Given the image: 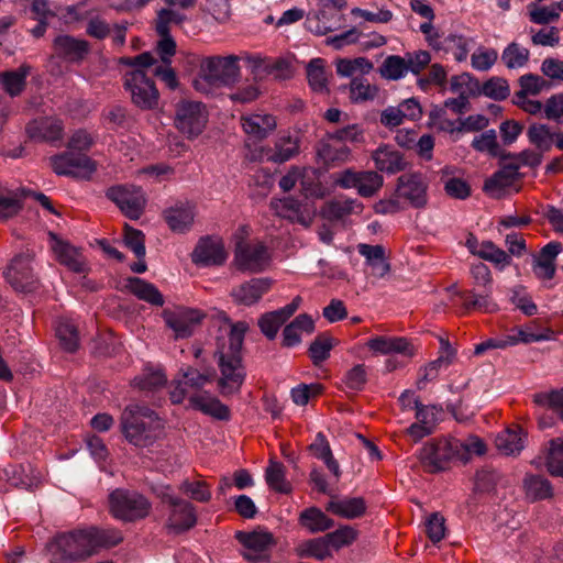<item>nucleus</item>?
<instances>
[{"label":"nucleus","instance_id":"14","mask_svg":"<svg viewBox=\"0 0 563 563\" xmlns=\"http://www.w3.org/2000/svg\"><path fill=\"white\" fill-rule=\"evenodd\" d=\"M320 10L308 13L305 26L316 35H325L338 30L343 22V14L336 0H320Z\"/></svg>","mask_w":563,"mask_h":563},{"label":"nucleus","instance_id":"55","mask_svg":"<svg viewBox=\"0 0 563 563\" xmlns=\"http://www.w3.org/2000/svg\"><path fill=\"white\" fill-rule=\"evenodd\" d=\"M530 52L516 42L510 43L501 53V60L509 69L521 68L528 62Z\"/></svg>","mask_w":563,"mask_h":563},{"label":"nucleus","instance_id":"41","mask_svg":"<svg viewBox=\"0 0 563 563\" xmlns=\"http://www.w3.org/2000/svg\"><path fill=\"white\" fill-rule=\"evenodd\" d=\"M299 523L311 533L324 532L334 527V520L317 507L301 511Z\"/></svg>","mask_w":563,"mask_h":563},{"label":"nucleus","instance_id":"9","mask_svg":"<svg viewBox=\"0 0 563 563\" xmlns=\"http://www.w3.org/2000/svg\"><path fill=\"white\" fill-rule=\"evenodd\" d=\"M334 185L343 189H356L363 198H372L378 194L384 185L383 176L375 170L344 169L333 175Z\"/></svg>","mask_w":563,"mask_h":563},{"label":"nucleus","instance_id":"62","mask_svg":"<svg viewBox=\"0 0 563 563\" xmlns=\"http://www.w3.org/2000/svg\"><path fill=\"white\" fill-rule=\"evenodd\" d=\"M529 19L536 24L547 25L556 22L560 19V11L556 3L551 5H537L531 4L528 7Z\"/></svg>","mask_w":563,"mask_h":563},{"label":"nucleus","instance_id":"19","mask_svg":"<svg viewBox=\"0 0 563 563\" xmlns=\"http://www.w3.org/2000/svg\"><path fill=\"white\" fill-rule=\"evenodd\" d=\"M428 184L419 173L404 174L397 179V196L407 200L415 208L427 205Z\"/></svg>","mask_w":563,"mask_h":563},{"label":"nucleus","instance_id":"59","mask_svg":"<svg viewBox=\"0 0 563 563\" xmlns=\"http://www.w3.org/2000/svg\"><path fill=\"white\" fill-rule=\"evenodd\" d=\"M324 536L330 550L333 549L338 551L344 547L351 545L357 539L358 532L351 526H342L335 531Z\"/></svg>","mask_w":563,"mask_h":563},{"label":"nucleus","instance_id":"32","mask_svg":"<svg viewBox=\"0 0 563 563\" xmlns=\"http://www.w3.org/2000/svg\"><path fill=\"white\" fill-rule=\"evenodd\" d=\"M271 205L279 217L298 222L305 227H309L312 222L313 213L302 209L300 202L291 197L272 201Z\"/></svg>","mask_w":563,"mask_h":563},{"label":"nucleus","instance_id":"22","mask_svg":"<svg viewBox=\"0 0 563 563\" xmlns=\"http://www.w3.org/2000/svg\"><path fill=\"white\" fill-rule=\"evenodd\" d=\"M301 302V297L296 296L291 302L285 307L262 314L257 321L261 332L268 340H274L280 327L298 310Z\"/></svg>","mask_w":563,"mask_h":563},{"label":"nucleus","instance_id":"47","mask_svg":"<svg viewBox=\"0 0 563 563\" xmlns=\"http://www.w3.org/2000/svg\"><path fill=\"white\" fill-rule=\"evenodd\" d=\"M379 88L364 77H354L349 84V97L353 103L372 101L378 96Z\"/></svg>","mask_w":563,"mask_h":563},{"label":"nucleus","instance_id":"50","mask_svg":"<svg viewBox=\"0 0 563 563\" xmlns=\"http://www.w3.org/2000/svg\"><path fill=\"white\" fill-rule=\"evenodd\" d=\"M406 66H408V64L404 57L389 55L384 59L377 71L382 78L396 81L407 75L408 71Z\"/></svg>","mask_w":563,"mask_h":563},{"label":"nucleus","instance_id":"10","mask_svg":"<svg viewBox=\"0 0 563 563\" xmlns=\"http://www.w3.org/2000/svg\"><path fill=\"white\" fill-rule=\"evenodd\" d=\"M460 450V440H432L427 442L420 450L419 461L429 473H437L445 470L446 464Z\"/></svg>","mask_w":563,"mask_h":563},{"label":"nucleus","instance_id":"38","mask_svg":"<svg viewBox=\"0 0 563 563\" xmlns=\"http://www.w3.org/2000/svg\"><path fill=\"white\" fill-rule=\"evenodd\" d=\"M125 287L140 300L157 307H162L164 305V297L154 284L139 277H130L126 279Z\"/></svg>","mask_w":563,"mask_h":563},{"label":"nucleus","instance_id":"25","mask_svg":"<svg viewBox=\"0 0 563 563\" xmlns=\"http://www.w3.org/2000/svg\"><path fill=\"white\" fill-rule=\"evenodd\" d=\"M520 164L507 162L492 177L485 180L484 191L493 198H499L503 191L512 186L519 178Z\"/></svg>","mask_w":563,"mask_h":563},{"label":"nucleus","instance_id":"51","mask_svg":"<svg viewBox=\"0 0 563 563\" xmlns=\"http://www.w3.org/2000/svg\"><path fill=\"white\" fill-rule=\"evenodd\" d=\"M336 74L341 77H352L355 73L369 74L374 65L366 57L340 58L335 63Z\"/></svg>","mask_w":563,"mask_h":563},{"label":"nucleus","instance_id":"8","mask_svg":"<svg viewBox=\"0 0 563 563\" xmlns=\"http://www.w3.org/2000/svg\"><path fill=\"white\" fill-rule=\"evenodd\" d=\"M208 122V111L200 101L181 100L176 104L174 123L188 139L202 133Z\"/></svg>","mask_w":563,"mask_h":563},{"label":"nucleus","instance_id":"61","mask_svg":"<svg viewBox=\"0 0 563 563\" xmlns=\"http://www.w3.org/2000/svg\"><path fill=\"white\" fill-rule=\"evenodd\" d=\"M333 347V339L321 333L316 336L309 347V355L314 365H319L330 356V351Z\"/></svg>","mask_w":563,"mask_h":563},{"label":"nucleus","instance_id":"6","mask_svg":"<svg viewBox=\"0 0 563 563\" xmlns=\"http://www.w3.org/2000/svg\"><path fill=\"white\" fill-rule=\"evenodd\" d=\"M109 511L118 520L135 522L152 511V503L135 490L117 488L109 495Z\"/></svg>","mask_w":563,"mask_h":563},{"label":"nucleus","instance_id":"33","mask_svg":"<svg viewBox=\"0 0 563 563\" xmlns=\"http://www.w3.org/2000/svg\"><path fill=\"white\" fill-rule=\"evenodd\" d=\"M358 253L365 257L371 274L374 277L383 278L390 272V265L385 256V249L382 245H369L361 243L357 246Z\"/></svg>","mask_w":563,"mask_h":563},{"label":"nucleus","instance_id":"35","mask_svg":"<svg viewBox=\"0 0 563 563\" xmlns=\"http://www.w3.org/2000/svg\"><path fill=\"white\" fill-rule=\"evenodd\" d=\"M522 488L529 501L549 499L553 496V486L548 478L539 474L528 473L522 481Z\"/></svg>","mask_w":563,"mask_h":563},{"label":"nucleus","instance_id":"11","mask_svg":"<svg viewBox=\"0 0 563 563\" xmlns=\"http://www.w3.org/2000/svg\"><path fill=\"white\" fill-rule=\"evenodd\" d=\"M124 87L131 93L132 102L142 110H150L158 103V90L154 81L142 69H133L124 76Z\"/></svg>","mask_w":563,"mask_h":563},{"label":"nucleus","instance_id":"37","mask_svg":"<svg viewBox=\"0 0 563 563\" xmlns=\"http://www.w3.org/2000/svg\"><path fill=\"white\" fill-rule=\"evenodd\" d=\"M52 249L60 264L76 273L85 271V260L78 249L62 240H56Z\"/></svg>","mask_w":563,"mask_h":563},{"label":"nucleus","instance_id":"49","mask_svg":"<svg viewBox=\"0 0 563 563\" xmlns=\"http://www.w3.org/2000/svg\"><path fill=\"white\" fill-rule=\"evenodd\" d=\"M545 466L551 475L563 477V439L555 438L549 441L545 449Z\"/></svg>","mask_w":563,"mask_h":563},{"label":"nucleus","instance_id":"36","mask_svg":"<svg viewBox=\"0 0 563 563\" xmlns=\"http://www.w3.org/2000/svg\"><path fill=\"white\" fill-rule=\"evenodd\" d=\"M314 330V322L307 313L297 316L283 330V346L292 347L301 342V333H311Z\"/></svg>","mask_w":563,"mask_h":563},{"label":"nucleus","instance_id":"7","mask_svg":"<svg viewBox=\"0 0 563 563\" xmlns=\"http://www.w3.org/2000/svg\"><path fill=\"white\" fill-rule=\"evenodd\" d=\"M249 234L243 227L235 234L234 263L240 271L260 273L269 263L271 256L267 246L261 241H246Z\"/></svg>","mask_w":563,"mask_h":563},{"label":"nucleus","instance_id":"63","mask_svg":"<svg viewBox=\"0 0 563 563\" xmlns=\"http://www.w3.org/2000/svg\"><path fill=\"white\" fill-rule=\"evenodd\" d=\"M186 20V16L170 9H162L157 13L155 30L158 35H167L170 33V25H179Z\"/></svg>","mask_w":563,"mask_h":563},{"label":"nucleus","instance_id":"20","mask_svg":"<svg viewBox=\"0 0 563 563\" xmlns=\"http://www.w3.org/2000/svg\"><path fill=\"white\" fill-rule=\"evenodd\" d=\"M25 132L34 142L53 143L63 139L64 123L56 117H41L30 121Z\"/></svg>","mask_w":563,"mask_h":563},{"label":"nucleus","instance_id":"45","mask_svg":"<svg viewBox=\"0 0 563 563\" xmlns=\"http://www.w3.org/2000/svg\"><path fill=\"white\" fill-rule=\"evenodd\" d=\"M295 552L299 558H313L319 561L332 558L325 536L301 541Z\"/></svg>","mask_w":563,"mask_h":563},{"label":"nucleus","instance_id":"57","mask_svg":"<svg viewBox=\"0 0 563 563\" xmlns=\"http://www.w3.org/2000/svg\"><path fill=\"white\" fill-rule=\"evenodd\" d=\"M178 490L192 500L199 503H208L211 499V490L209 485L203 481L184 479Z\"/></svg>","mask_w":563,"mask_h":563},{"label":"nucleus","instance_id":"44","mask_svg":"<svg viewBox=\"0 0 563 563\" xmlns=\"http://www.w3.org/2000/svg\"><path fill=\"white\" fill-rule=\"evenodd\" d=\"M317 154L325 165H338L349 161L350 148L343 143H331L328 139L318 143Z\"/></svg>","mask_w":563,"mask_h":563},{"label":"nucleus","instance_id":"30","mask_svg":"<svg viewBox=\"0 0 563 563\" xmlns=\"http://www.w3.org/2000/svg\"><path fill=\"white\" fill-rule=\"evenodd\" d=\"M366 344L369 350L383 355L401 354L410 357L415 354L412 344L406 338L375 336Z\"/></svg>","mask_w":563,"mask_h":563},{"label":"nucleus","instance_id":"28","mask_svg":"<svg viewBox=\"0 0 563 563\" xmlns=\"http://www.w3.org/2000/svg\"><path fill=\"white\" fill-rule=\"evenodd\" d=\"M366 509L367 505L363 497L339 498L333 495L325 506L327 511L349 520L363 517Z\"/></svg>","mask_w":563,"mask_h":563},{"label":"nucleus","instance_id":"56","mask_svg":"<svg viewBox=\"0 0 563 563\" xmlns=\"http://www.w3.org/2000/svg\"><path fill=\"white\" fill-rule=\"evenodd\" d=\"M472 146L477 152H487L494 157L499 156L503 159H506V154L497 142V134L495 130H487L476 136L472 142Z\"/></svg>","mask_w":563,"mask_h":563},{"label":"nucleus","instance_id":"13","mask_svg":"<svg viewBox=\"0 0 563 563\" xmlns=\"http://www.w3.org/2000/svg\"><path fill=\"white\" fill-rule=\"evenodd\" d=\"M205 318L206 313L202 310L183 306L163 311V319L173 330L175 339L191 336Z\"/></svg>","mask_w":563,"mask_h":563},{"label":"nucleus","instance_id":"29","mask_svg":"<svg viewBox=\"0 0 563 563\" xmlns=\"http://www.w3.org/2000/svg\"><path fill=\"white\" fill-rule=\"evenodd\" d=\"M375 167L387 174L405 170L407 163L404 155L390 145H382L372 153Z\"/></svg>","mask_w":563,"mask_h":563},{"label":"nucleus","instance_id":"52","mask_svg":"<svg viewBox=\"0 0 563 563\" xmlns=\"http://www.w3.org/2000/svg\"><path fill=\"white\" fill-rule=\"evenodd\" d=\"M285 473V466L280 462L271 461L265 473L267 485L282 494L290 493L291 485L286 481Z\"/></svg>","mask_w":563,"mask_h":563},{"label":"nucleus","instance_id":"34","mask_svg":"<svg viewBox=\"0 0 563 563\" xmlns=\"http://www.w3.org/2000/svg\"><path fill=\"white\" fill-rule=\"evenodd\" d=\"M189 402L192 408L211 416L214 419L227 421L231 417L230 409L227 405L222 404L218 398L210 395L195 394L189 397Z\"/></svg>","mask_w":563,"mask_h":563},{"label":"nucleus","instance_id":"43","mask_svg":"<svg viewBox=\"0 0 563 563\" xmlns=\"http://www.w3.org/2000/svg\"><path fill=\"white\" fill-rule=\"evenodd\" d=\"M470 300H465L463 307L466 310L475 309L484 313H494L499 307L493 298V288H472L468 290Z\"/></svg>","mask_w":563,"mask_h":563},{"label":"nucleus","instance_id":"4","mask_svg":"<svg viewBox=\"0 0 563 563\" xmlns=\"http://www.w3.org/2000/svg\"><path fill=\"white\" fill-rule=\"evenodd\" d=\"M240 75L238 56H209L200 62L192 86L198 92L209 95L214 89L233 86L239 81Z\"/></svg>","mask_w":563,"mask_h":563},{"label":"nucleus","instance_id":"53","mask_svg":"<svg viewBox=\"0 0 563 563\" xmlns=\"http://www.w3.org/2000/svg\"><path fill=\"white\" fill-rule=\"evenodd\" d=\"M56 335L65 351L74 353L78 349V331L71 321L66 319L59 320L56 325Z\"/></svg>","mask_w":563,"mask_h":563},{"label":"nucleus","instance_id":"26","mask_svg":"<svg viewBox=\"0 0 563 563\" xmlns=\"http://www.w3.org/2000/svg\"><path fill=\"white\" fill-rule=\"evenodd\" d=\"M562 251V244L552 241L544 245L539 254L533 255L532 269L539 279L550 280L555 275V260Z\"/></svg>","mask_w":563,"mask_h":563},{"label":"nucleus","instance_id":"17","mask_svg":"<svg viewBox=\"0 0 563 563\" xmlns=\"http://www.w3.org/2000/svg\"><path fill=\"white\" fill-rule=\"evenodd\" d=\"M54 173L63 176L88 177L97 168L96 163L87 155L64 152L49 157Z\"/></svg>","mask_w":563,"mask_h":563},{"label":"nucleus","instance_id":"31","mask_svg":"<svg viewBox=\"0 0 563 563\" xmlns=\"http://www.w3.org/2000/svg\"><path fill=\"white\" fill-rule=\"evenodd\" d=\"M241 123L247 135L260 141L266 139L277 126L275 117L267 113L242 115Z\"/></svg>","mask_w":563,"mask_h":563},{"label":"nucleus","instance_id":"39","mask_svg":"<svg viewBox=\"0 0 563 563\" xmlns=\"http://www.w3.org/2000/svg\"><path fill=\"white\" fill-rule=\"evenodd\" d=\"M29 65H21L16 69L0 73V85L11 97L22 93L26 86V77L30 74Z\"/></svg>","mask_w":563,"mask_h":563},{"label":"nucleus","instance_id":"3","mask_svg":"<svg viewBox=\"0 0 563 563\" xmlns=\"http://www.w3.org/2000/svg\"><path fill=\"white\" fill-rule=\"evenodd\" d=\"M120 427L126 441L139 448L154 444L162 437L164 429L155 411L137 404L124 408L120 417Z\"/></svg>","mask_w":563,"mask_h":563},{"label":"nucleus","instance_id":"12","mask_svg":"<svg viewBox=\"0 0 563 563\" xmlns=\"http://www.w3.org/2000/svg\"><path fill=\"white\" fill-rule=\"evenodd\" d=\"M106 197L131 220L140 219L144 212L146 197L141 187L134 185L112 186L107 190Z\"/></svg>","mask_w":563,"mask_h":563},{"label":"nucleus","instance_id":"60","mask_svg":"<svg viewBox=\"0 0 563 563\" xmlns=\"http://www.w3.org/2000/svg\"><path fill=\"white\" fill-rule=\"evenodd\" d=\"M533 401L552 410L563 421V388L538 393L533 396Z\"/></svg>","mask_w":563,"mask_h":563},{"label":"nucleus","instance_id":"42","mask_svg":"<svg viewBox=\"0 0 563 563\" xmlns=\"http://www.w3.org/2000/svg\"><path fill=\"white\" fill-rule=\"evenodd\" d=\"M363 209V203L356 199H335L324 205L322 216L329 220H340L352 213H361Z\"/></svg>","mask_w":563,"mask_h":563},{"label":"nucleus","instance_id":"23","mask_svg":"<svg viewBox=\"0 0 563 563\" xmlns=\"http://www.w3.org/2000/svg\"><path fill=\"white\" fill-rule=\"evenodd\" d=\"M191 258L197 265H222L227 260V253L220 239L206 236L198 241Z\"/></svg>","mask_w":563,"mask_h":563},{"label":"nucleus","instance_id":"48","mask_svg":"<svg viewBox=\"0 0 563 563\" xmlns=\"http://www.w3.org/2000/svg\"><path fill=\"white\" fill-rule=\"evenodd\" d=\"M472 253L484 261L493 263L499 269H504L506 266L511 264V257L509 254L492 241H483L479 250L472 251Z\"/></svg>","mask_w":563,"mask_h":563},{"label":"nucleus","instance_id":"16","mask_svg":"<svg viewBox=\"0 0 563 563\" xmlns=\"http://www.w3.org/2000/svg\"><path fill=\"white\" fill-rule=\"evenodd\" d=\"M5 279L18 292H34L40 288V280L33 273L32 256H16L4 273Z\"/></svg>","mask_w":563,"mask_h":563},{"label":"nucleus","instance_id":"58","mask_svg":"<svg viewBox=\"0 0 563 563\" xmlns=\"http://www.w3.org/2000/svg\"><path fill=\"white\" fill-rule=\"evenodd\" d=\"M449 174L448 167L442 169L441 180L443 183V188L445 194L454 199L464 200L471 196V186L467 181L457 177H448Z\"/></svg>","mask_w":563,"mask_h":563},{"label":"nucleus","instance_id":"2","mask_svg":"<svg viewBox=\"0 0 563 563\" xmlns=\"http://www.w3.org/2000/svg\"><path fill=\"white\" fill-rule=\"evenodd\" d=\"M247 330L249 324L244 321L233 323L229 333L228 347H222L216 353L221 373L218 384L221 394L224 396L238 393L244 383L246 373L242 362L241 350Z\"/></svg>","mask_w":563,"mask_h":563},{"label":"nucleus","instance_id":"54","mask_svg":"<svg viewBox=\"0 0 563 563\" xmlns=\"http://www.w3.org/2000/svg\"><path fill=\"white\" fill-rule=\"evenodd\" d=\"M299 153V140L290 135L280 136L275 143L274 154L269 161L274 163H285Z\"/></svg>","mask_w":563,"mask_h":563},{"label":"nucleus","instance_id":"46","mask_svg":"<svg viewBox=\"0 0 563 563\" xmlns=\"http://www.w3.org/2000/svg\"><path fill=\"white\" fill-rule=\"evenodd\" d=\"M497 450L505 455L518 454L523 449L522 429H507L495 439Z\"/></svg>","mask_w":563,"mask_h":563},{"label":"nucleus","instance_id":"5","mask_svg":"<svg viewBox=\"0 0 563 563\" xmlns=\"http://www.w3.org/2000/svg\"><path fill=\"white\" fill-rule=\"evenodd\" d=\"M150 489L167 507L164 528L168 533L181 534L197 525L196 507L190 501L175 495L170 485L152 484Z\"/></svg>","mask_w":563,"mask_h":563},{"label":"nucleus","instance_id":"1","mask_svg":"<svg viewBox=\"0 0 563 563\" xmlns=\"http://www.w3.org/2000/svg\"><path fill=\"white\" fill-rule=\"evenodd\" d=\"M122 540V533L117 529L88 526L56 533L45 550L49 563H84Z\"/></svg>","mask_w":563,"mask_h":563},{"label":"nucleus","instance_id":"64","mask_svg":"<svg viewBox=\"0 0 563 563\" xmlns=\"http://www.w3.org/2000/svg\"><path fill=\"white\" fill-rule=\"evenodd\" d=\"M482 92L494 100H505L510 95V88L506 79L501 77H492L484 82Z\"/></svg>","mask_w":563,"mask_h":563},{"label":"nucleus","instance_id":"27","mask_svg":"<svg viewBox=\"0 0 563 563\" xmlns=\"http://www.w3.org/2000/svg\"><path fill=\"white\" fill-rule=\"evenodd\" d=\"M53 47L58 57L68 62H80L90 51V45L86 40L66 34L55 37Z\"/></svg>","mask_w":563,"mask_h":563},{"label":"nucleus","instance_id":"15","mask_svg":"<svg viewBox=\"0 0 563 563\" xmlns=\"http://www.w3.org/2000/svg\"><path fill=\"white\" fill-rule=\"evenodd\" d=\"M214 377L212 368L199 372L192 366H187L179 371V378L173 383L170 390V400L173 404H180L190 391H198L203 388L208 383H211Z\"/></svg>","mask_w":563,"mask_h":563},{"label":"nucleus","instance_id":"21","mask_svg":"<svg viewBox=\"0 0 563 563\" xmlns=\"http://www.w3.org/2000/svg\"><path fill=\"white\" fill-rule=\"evenodd\" d=\"M273 280L267 277L252 278L232 288L230 295L236 305L253 306L272 288Z\"/></svg>","mask_w":563,"mask_h":563},{"label":"nucleus","instance_id":"24","mask_svg":"<svg viewBox=\"0 0 563 563\" xmlns=\"http://www.w3.org/2000/svg\"><path fill=\"white\" fill-rule=\"evenodd\" d=\"M196 208L190 202L178 201L163 211V218L174 233H185L194 224Z\"/></svg>","mask_w":563,"mask_h":563},{"label":"nucleus","instance_id":"18","mask_svg":"<svg viewBox=\"0 0 563 563\" xmlns=\"http://www.w3.org/2000/svg\"><path fill=\"white\" fill-rule=\"evenodd\" d=\"M235 538L244 547V559L253 563L267 561V551L275 543L273 534L267 531H238Z\"/></svg>","mask_w":563,"mask_h":563},{"label":"nucleus","instance_id":"40","mask_svg":"<svg viewBox=\"0 0 563 563\" xmlns=\"http://www.w3.org/2000/svg\"><path fill=\"white\" fill-rule=\"evenodd\" d=\"M306 75L309 87L313 91L320 93L329 92V75L323 58H312L306 66Z\"/></svg>","mask_w":563,"mask_h":563}]
</instances>
